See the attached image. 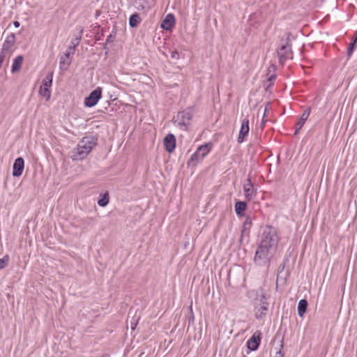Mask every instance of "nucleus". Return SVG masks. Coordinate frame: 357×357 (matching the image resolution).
Masks as SVG:
<instances>
[{
	"label": "nucleus",
	"instance_id": "obj_28",
	"mask_svg": "<svg viewBox=\"0 0 357 357\" xmlns=\"http://www.w3.org/2000/svg\"><path fill=\"white\" fill-rule=\"evenodd\" d=\"M355 34H356V38H355L354 41V43H357V29H356V31Z\"/></svg>",
	"mask_w": 357,
	"mask_h": 357
},
{
	"label": "nucleus",
	"instance_id": "obj_7",
	"mask_svg": "<svg viewBox=\"0 0 357 357\" xmlns=\"http://www.w3.org/2000/svg\"><path fill=\"white\" fill-rule=\"evenodd\" d=\"M250 130L249 120L245 118L242 120L241 126L238 137V142L242 143L244 142L245 137L248 135Z\"/></svg>",
	"mask_w": 357,
	"mask_h": 357
},
{
	"label": "nucleus",
	"instance_id": "obj_4",
	"mask_svg": "<svg viewBox=\"0 0 357 357\" xmlns=\"http://www.w3.org/2000/svg\"><path fill=\"white\" fill-rule=\"evenodd\" d=\"M53 73H48L43 80L39 89V95L45 98L47 101L51 98V86L52 85Z\"/></svg>",
	"mask_w": 357,
	"mask_h": 357
},
{
	"label": "nucleus",
	"instance_id": "obj_12",
	"mask_svg": "<svg viewBox=\"0 0 357 357\" xmlns=\"http://www.w3.org/2000/svg\"><path fill=\"white\" fill-rule=\"evenodd\" d=\"M243 191L245 197L248 202L255 196L256 192L253 189V185L250 178H248L246 183L244 184Z\"/></svg>",
	"mask_w": 357,
	"mask_h": 357
},
{
	"label": "nucleus",
	"instance_id": "obj_18",
	"mask_svg": "<svg viewBox=\"0 0 357 357\" xmlns=\"http://www.w3.org/2000/svg\"><path fill=\"white\" fill-rule=\"evenodd\" d=\"M307 301L305 299H301L298 304V314L302 317L307 311Z\"/></svg>",
	"mask_w": 357,
	"mask_h": 357
},
{
	"label": "nucleus",
	"instance_id": "obj_14",
	"mask_svg": "<svg viewBox=\"0 0 357 357\" xmlns=\"http://www.w3.org/2000/svg\"><path fill=\"white\" fill-rule=\"evenodd\" d=\"M71 63V58L70 52H66L64 55L61 56L59 61V66L61 70H66Z\"/></svg>",
	"mask_w": 357,
	"mask_h": 357
},
{
	"label": "nucleus",
	"instance_id": "obj_6",
	"mask_svg": "<svg viewBox=\"0 0 357 357\" xmlns=\"http://www.w3.org/2000/svg\"><path fill=\"white\" fill-rule=\"evenodd\" d=\"M101 98L102 89L100 87H97L85 98L84 105L89 107H93L98 103Z\"/></svg>",
	"mask_w": 357,
	"mask_h": 357
},
{
	"label": "nucleus",
	"instance_id": "obj_10",
	"mask_svg": "<svg viewBox=\"0 0 357 357\" xmlns=\"http://www.w3.org/2000/svg\"><path fill=\"white\" fill-rule=\"evenodd\" d=\"M176 20L173 14H167L162 21L161 28L166 31H171L175 26Z\"/></svg>",
	"mask_w": 357,
	"mask_h": 357
},
{
	"label": "nucleus",
	"instance_id": "obj_1",
	"mask_svg": "<svg viewBox=\"0 0 357 357\" xmlns=\"http://www.w3.org/2000/svg\"><path fill=\"white\" fill-rule=\"evenodd\" d=\"M279 241L277 229L273 227L266 226L263 231L261 243L255 253V260L266 259L273 255L277 250Z\"/></svg>",
	"mask_w": 357,
	"mask_h": 357
},
{
	"label": "nucleus",
	"instance_id": "obj_13",
	"mask_svg": "<svg viewBox=\"0 0 357 357\" xmlns=\"http://www.w3.org/2000/svg\"><path fill=\"white\" fill-rule=\"evenodd\" d=\"M278 54L280 57V62H284L287 59L292 58L291 51L288 47L285 45H283L280 48V50L278 52Z\"/></svg>",
	"mask_w": 357,
	"mask_h": 357
},
{
	"label": "nucleus",
	"instance_id": "obj_3",
	"mask_svg": "<svg viewBox=\"0 0 357 357\" xmlns=\"http://www.w3.org/2000/svg\"><path fill=\"white\" fill-rule=\"evenodd\" d=\"M213 145L211 142L205 143L197 147L195 152L191 155L190 162H199L202 161L212 150Z\"/></svg>",
	"mask_w": 357,
	"mask_h": 357
},
{
	"label": "nucleus",
	"instance_id": "obj_5",
	"mask_svg": "<svg viewBox=\"0 0 357 357\" xmlns=\"http://www.w3.org/2000/svg\"><path fill=\"white\" fill-rule=\"evenodd\" d=\"M192 111L190 109L183 110L178 113L176 120L178 121V124L183 127V130H188V126L192 119Z\"/></svg>",
	"mask_w": 357,
	"mask_h": 357
},
{
	"label": "nucleus",
	"instance_id": "obj_9",
	"mask_svg": "<svg viewBox=\"0 0 357 357\" xmlns=\"http://www.w3.org/2000/svg\"><path fill=\"white\" fill-rule=\"evenodd\" d=\"M24 160L22 158H17L13 164V176L15 177L20 176L24 171Z\"/></svg>",
	"mask_w": 357,
	"mask_h": 357
},
{
	"label": "nucleus",
	"instance_id": "obj_22",
	"mask_svg": "<svg viewBox=\"0 0 357 357\" xmlns=\"http://www.w3.org/2000/svg\"><path fill=\"white\" fill-rule=\"evenodd\" d=\"M109 195L107 193L103 195L102 197L98 200V204L100 206H105L109 203Z\"/></svg>",
	"mask_w": 357,
	"mask_h": 357
},
{
	"label": "nucleus",
	"instance_id": "obj_25",
	"mask_svg": "<svg viewBox=\"0 0 357 357\" xmlns=\"http://www.w3.org/2000/svg\"><path fill=\"white\" fill-rule=\"evenodd\" d=\"M275 357H284V353L282 351L281 349H280L278 351L276 352Z\"/></svg>",
	"mask_w": 357,
	"mask_h": 357
},
{
	"label": "nucleus",
	"instance_id": "obj_16",
	"mask_svg": "<svg viewBox=\"0 0 357 357\" xmlns=\"http://www.w3.org/2000/svg\"><path fill=\"white\" fill-rule=\"evenodd\" d=\"M24 58L22 56L20 55L15 58L13 63L12 64L11 71L12 73H16L20 71L21 69L22 65L23 63Z\"/></svg>",
	"mask_w": 357,
	"mask_h": 357
},
{
	"label": "nucleus",
	"instance_id": "obj_2",
	"mask_svg": "<svg viewBox=\"0 0 357 357\" xmlns=\"http://www.w3.org/2000/svg\"><path fill=\"white\" fill-rule=\"evenodd\" d=\"M96 145V139L93 136H86L79 142L77 151L72 158L73 160L84 159Z\"/></svg>",
	"mask_w": 357,
	"mask_h": 357
},
{
	"label": "nucleus",
	"instance_id": "obj_15",
	"mask_svg": "<svg viewBox=\"0 0 357 357\" xmlns=\"http://www.w3.org/2000/svg\"><path fill=\"white\" fill-rule=\"evenodd\" d=\"M268 310V303H263L262 305L259 306H255V316L257 319L262 318L265 314L266 311Z\"/></svg>",
	"mask_w": 357,
	"mask_h": 357
},
{
	"label": "nucleus",
	"instance_id": "obj_19",
	"mask_svg": "<svg viewBox=\"0 0 357 357\" xmlns=\"http://www.w3.org/2000/svg\"><path fill=\"white\" fill-rule=\"evenodd\" d=\"M141 22L140 17L138 14H133L130 17L129 24L131 27L137 26Z\"/></svg>",
	"mask_w": 357,
	"mask_h": 357
},
{
	"label": "nucleus",
	"instance_id": "obj_26",
	"mask_svg": "<svg viewBox=\"0 0 357 357\" xmlns=\"http://www.w3.org/2000/svg\"><path fill=\"white\" fill-rule=\"evenodd\" d=\"M13 25L15 26V27L17 28V27L20 26V22L18 21H15L13 22Z\"/></svg>",
	"mask_w": 357,
	"mask_h": 357
},
{
	"label": "nucleus",
	"instance_id": "obj_24",
	"mask_svg": "<svg viewBox=\"0 0 357 357\" xmlns=\"http://www.w3.org/2000/svg\"><path fill=\"white\" fill-rule=\"evenodd\" d=\"M355 44L356 43H354V42L352 44L350 45L349 47L348 48L347 54L349 56H350L351 55Z\"/></svg>",
	"mask_w": 357,
	"mask_h": 357
},
{
	"label": "nucleus",
	"instance_id": "obj_23",
	"mask_svg": "<svg viewBox=\"0 0 357 357\" xmlns=\"http://www.w3.org/2000/svg\"><path fill=\"white\" fill-rule=\"evenodd\" d=\"M15 34L14 33H11L10 35H9L6 41H5V45L6 44H10V46H13L15 43Z\"/></svg>",
	"mask_w": 357,
	"mask_h": 357
},
{
	"label": "nucleus",
	"instance_id": "obj_21",
	"mask_svg": "<svg viewBox=\"0 0 357 357\" xmlns=\"http://www.w3.org/2000/svg\"><path fill=\"white\" fill-rule=\"evenodd\" d=\"M10 261V257L8 255L3 256L2 259H0V270L4 268L8 264Z\"/></svg>",
	"mask_w": 357,
	"mask_h": 357
},
{
	"label": "nucleus",
	"instance_id": "obj_27",
	"mask_svg": "<svg viewBox=\"0 0 357 357\" xmlns=\"http://www.w3.org/2000/svg\"><path fill=\"white\" fill-rule=\"evenodd\" d=\"M247 224L250 225V224H251V220H249V219H247V220H245V225H246Z\"/></svg>",
	"mask_w": 357,
	"mask_h": 357
},
{
	"label": "nucleus",
	"instance_id": "obj_20",
	"mask_svg": "<svg viewBox=\"0 0 357 357\" xmlns=\"http://www.w3.org/2000/svg\"><path fill=\"white\" fill-rule=\"evenodd\" d=\"M309 115H310V111L309 110L304 111V112L303 113V114L301 116V119H300V120H299V121L298 123V124L299 125L300 128L303 126V124L305 123V121L307 119Z\"/></svg>",
	"mask_w": 357,
	"mask_h": 357
},
{
	"label": "nucleus",
	"instance_id": "obj_29",
	"mask_svg": "<svg viewBox=\"0 0 357 357\" xmlns=\"http://www.w3.org/2000/svg\"><path fill=\"white\" fill-rule=\"evenodd\" d=\"M3 56H2V58H0V63H1V62H2V61H3Z\"/></svg>",
	"mask_w": 357,
	"mask_h": 357
},
{
	"label": "nucleus",
	"instance_id": "obj_17",
	"mask_svg": "<svg viewBox=\"0 0 357 357\" xmlns=\"http://www.w3.org/2000/svg\"><path fill=\"white\" fill-rule=\"evenodd\" d=\"M247 204L244 202H236L234 206L235 211L238 216H243V212L245 211Z\"/></svg>",
	"mask_w": 357,
	"mask_h": 357
},
{
	"label": "nucleus",
	"instance_id": "obj_8",
	"mask_svg": "<svg viewBox=\"0 0 357 357\" xmlns=\"http://www.w3.org/2000/svg\"><path fill=\"white\" fill-rule=\"evenodd\" d=\"M261 342V333L255 332L252 336L248 340L247 346L252 351L257 350Z\"/></svg>",
	"mask_w": 357,
	"mask_h": 357
},
{
	"label": "nucleus",
	"instance_id": "obj_11",
	"mask_svg": "<svg viewBox=\"0 0 357 357\" xmlns=\"http://www.w3.org/2000/svg\"><path fill=\"white\" fill-rule=\"evenodd\" d=\"M164 146L165 150L169 153H172L176 147V137L173 134H168L164 139Z\"/></svg>",
	"mask_w": 357,
	"mask_h": 357
}]
</instances>
